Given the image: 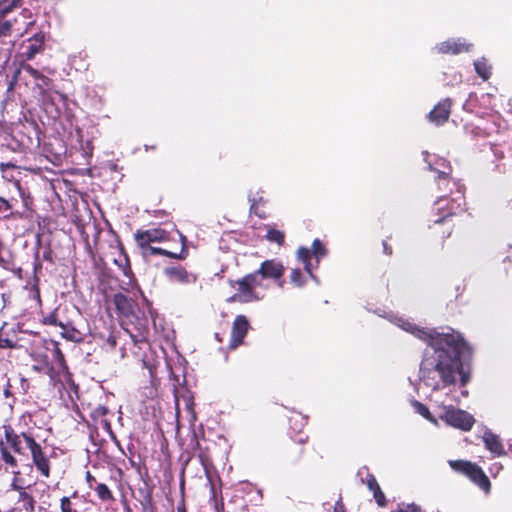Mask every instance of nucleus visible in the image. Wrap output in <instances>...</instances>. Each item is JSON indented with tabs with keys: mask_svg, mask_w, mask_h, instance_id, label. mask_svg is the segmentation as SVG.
I'll list each match as a JSON object with an SVG mask.
<instances>
[{
	"mask_svg": "<svg viewBox=\"0 0 512 512\" xmlns=\"http://www.w3.org/2000/svg\"><path fill=\"white\" fill-rule=\"evenodd\" d=\"M307 276L310 277L299 268H293L290 273V281L295 287L302 288L306 284Z\"/></svg>",
	"mask_w": 512,
	"mask_h": 512,
	"instance_id": "20",
	"label": "nucleus"
},
{
	"mask_svg": "<svg viewBox=\"0 0 512 512\" xmlns=\"http://www.w3.org/2000/svg\"><path fill=\"white\" fill-rule=\"evenodd\" d=\"M11 341L0 337V348L11 347Z\"/></svg>",
	"mask_w": 512,
	"mask_h": 512,
	"instance_id": "30",
	"label": "nucleus"
},
{
	"mask_svg": "<svg viewBox=\"0 0 512 512\" xmlns=\"http://www.w3.org/2000/svg\"><path fill=\"white\" fill-rule=\"evenodd\" d=\"M23 69L33 79L35 86L37 87L39 93L43 97V100L50 99L52 80L46 77L45 75L41 74L39 71H37L30 65L24 66Z\"/></svg>",
	"mask_w": 512,
	"mask_h": 512,
	"instance_id": "10",
	"label": "nucleus"
},
{
	"mask_svg": "<svg viewBox=\"0 0 512 512\" xmlns=\"http://www.w3.org/2000/svg\"><path fill=\"white\" fill-rule=\"evenodd\" d=\"M86 480H87V482L89 484V487L93 488V483L95 482V478L91 475L90 472L86 473Z\"/></svg>",
	"mask_w": 512,
	"mask_h": 512,
	"instance_id": "32",
	"label": "nucleus"
},
{
	"mask_svg": "<svg viewBox=\"0 0 512 512\" xmlns=\"http://www.w3.org/2000/svg\"><path fill=\"white\" fill-rule=\"evenodd\" d=\"M144 325H145L144 323H139L140 328H143Z\"/></svg>",
	"mask_w": 512,
	"mask_h": 512,
	"instance_id": "40",
	"label": "nucleus"
},
{
	"mask_svg": "<svg viewBox=\"0 0 512 512\" xmlns=\"http://www.w3.org/2000/svg\"><path fill=\"white\" fill-rule=\"evenodd\" d=\"M42 48V40L35 39L34 41L29 40L25 46L24 55L27 59L33 58Z\"/></svg>",
	"mask_w": 512,
	"mask_h": 512,
	"instance_id": "23",
	"label": "nucleus"
},
{
	"mask_svg": "<svg viewBox=\"0 0 512 512\" xmlns=\"http://www.w3.org/2000/svg\"><path fill=\"white\" fill-rule=\"evenodd\" d=\"M18 2L19 0H0V37L8 35L11 31H14L16 36H23L34 25L35 19L27 9H24L13 22L3 19Z\"/></svg>",
	"mask_w": 512,
	"mask_h": 512,
	"instance_id": "5",
	"label": "nucleus"
},
{
	"mask_svg": "<svg viewBox=\"0 0 512 512\" xmlns=\"http://www.w3.org/2000/svg\"><path fill=\"white\" fill-rule=\"evenodd\" d=\"M164 274L171 283L185 285L196 281V277L188 273L186 269L180 265L167 267L164 270Z\"/></svg>",
	"mask_w": 512,
	"mask_h": 512,
	"instance_id": "13",
	"label": "nucleus"
},
{
	"mask_svg": "<svg viewBox=\"0 0 512 512\" xmlns=\"http://www.w3.org/2000/svg\"><path fill=\"white\" fill-rule=\"evenodd\" d=\"M475 70L477 74L484 80H487L491 74V68L487 64L485 59H480L474 62Z\"/></svg>",
	"mask_w": 512,
	"mask_h": 512,
	"instance_id": "24",
	"label": "nucleus"
},
{
	"mask_svg": "<svg viewBox=\"0 0 512 512\" xmlns=\"http://www.w3.org/2000/svg\"><path fill=\"white\" fill-rule=\"evenodd\" d=\"M114 303L118 311L125 317H133L135 315V306L126 296L117 294L114 297Z\"/></svg>",
	"mask_w": 512,
	"mask_h": 512,
	"instance_id": "18",
	"label": "nucleus"
},
{
	"mask_svg": "<svg viewBox=\"0 0 512 512\" xmlns=\"http://www.w3.org/2000/svg\"><path fill=\"white\" fill-rule=\"evenodd\" d=\"M144 249L149 250L151 254H166V252L161 248H155V247H145Z\"/></svg>",
	"mask_w": 512,
	"mask_h": 512,
	"instance_id": "28",
	"label": "nucleus"
},
{
	"mask_svg": "<svg viewBox=\"0 0 512 512\" xmlns=\"http://www.w3.org/2000/svg\"><path fill=\"white\" fill-rule=\"evenodd\" d=\"M249 200L251 202V208H254L256 206V199L255 198H250Z\"/></svg>",
	"mask_w": 512,
	"mask_h": 512,
	"instance_id": "36",
	"label": "nucleus"
},
{
	"mask_svg": "<svg viewBox=\"0 0 512 512\" xmlns=\"http://www.w3.org/2000/svg\"><path fill=\"white\" fill-rule=\"evenodd\" d=\"M449 466L456 472L466 475L486 494L490 492L491 484L483 470L476 464L464 460H450Z\"/></svg>",
	"mask_w": 512,
	"mask_h": 512,
	"instance_id": "9",
	"label": "nucleus"
},
{
	"mask_svg": "<svg viewBox=\"0 0 512 512\" xmlns=\"http://www.w3.org/2000/svg\"><path fill=\"white\" fill-rule=\"evenodd\" d=\"M94 490L102 501H110L114 499L111 490L106 484L98 483Z\"/></svg>",
	"mask_w": 512,
	"mask_h": 512,
	"instance_id": "25",
	"label": "nucleus"
},
{
	"mask_svg": "<svg viewBox=\"0 0 512 512\" xmlns=\"http://www.w3.org/2000/svg\"><path fill=\"white\" fill-rule=\"evenodd\" d=\"M327 254L328 250L320 239H314L311 249L301 246L296 252L297 259L304 265V270L316 284H319V279L313 271L318 268L320 260Z\"/></svg>",
	"mask_w": 512,
	"mask_h": 512,
	"instance_id": "7",
	"label": "nucleus"
},
{
	"mask_svg": "<svg viewBox=\"0 0 512 512\" xmlns=\"http://www.w3.org/2000/svg\"><path fill=\"white\" fill-rule=\"evenodd\" d=\"M249 329V321L244 315H238L232 326L230 347L236 348L245 338Z\"/></svg>",
	"mask_w": 512,
	"mask_h": 512,
	"instance_id": "12",
	"label": "nucleus"
},
{
	"mask_svg": "<svg viewBox=\"0 0 512 512\" xmlns=\"http://www.w3.org/2000/svg\"><path fill=\"white\" fill-rule=\"evenodd\" d=\"M431 400L438 406V417L447 425L460 429L462 431H469L475 422L474 417L468 412L455 408L452 404H447L446 401L440 400L437 396H432Z\"/></svg>",
	"mask_w": 512,
	"mask_h": 512,
	"instance_id": "6",
	"label": "nucleus"
},
{
	"mask_svg": "<svg viewBox=\"0 0 512 512\" xmlns=\"http://www.w3.org/2000/svg\"><path fill=\"white\" fill-rule=\"evenodd\" d=\"M137 244L141 248L148 247L151 243L162 242L167 239V233L160 228L138 231L135 234Z\"/></svg>",
	"mask_w": 512,
	"mask_h": 512,
	"instance_id": "11",
	"label": "nucleus"
},
{
	"mask_svg": "<svg viewBox=\"0 0 512 512\" xmlns=\"http://www.w3.org/2000/svg\"><path fill=\"white\" fill-rule=\"evenodd\" d=\"M334 512H346V510H345L344 505L342 504V502L338 501V502L335 504Z\"/></svg>",
	"mask_w": 512,
	"mask_h": 512,
	"instance_id": "31",
	"label": "nucleus"
},
{
	"mask_svg": "<svg viewBox=\"0 0 512 512\" xmlns=\"http://www.w3.org/2000/svg\"><path fill=\"white\" fill-rule=\"evenodd\" d=\"M5 433V445L13 448V450L19 454L24 453V449H28L31 453L33 463L36 468L45 477L49 476L50 466L49 460L43 453L42 447L34 440V438L27 434L22 433L18 435L10 427H4Z\"/></svg>",
	"mask_w": 512,
	"mask_h": 512,
	"instance_id": "3",
	"label": "nucleus"
},
{
	"mask_svg": "<svg viewBox=\"0 0 512 512\" xmlns=\"http://www.w3.org/2000/svg\"><path fill=\"white\" fill-rule=\"evenodd\" d=\"M479 105L487 110L485 113L488 114L489 112L494 111V108L496 107V98L490 93L482 94L479 99Z\"/></svg>",
	"mask_w": 512,
	"mask_h": 512,
	"instance_id": "22",
	"label": "nucleus"
},
{
	"mask_svg": "<svg viewBox=\"0 0 512 512\" xmlns=\"http://www.w3.org/2000/svg\"><path fill=\"white\" fill-rule=\"evenodd\" d=\"M14 185H15V187L17 188V190H18L19 192H21V187H20L19 182H15V183H14Z\"/></svg>",
	"mask_w": 512,
	"mask_h": 512,
	"instance_id": "37",
	"label": "nucleus"
},
{
	"mask_svg": "<svg viewBox=\"0 0 512 512\" xmlns=\"http://www.w3.org/2000/svg\"><path fill=\"white\" fill-rule=\"evenodd\" d=\"M46 350L49 351L54 359V365H50L48 356L35 354V361L38 363L34 366L36 370L44 371L51 379L55 378V374H59L66 370L64 356L58 346V343L50 341L46 344Z\"/></svg>",
	"mask_w": 512,
	"mask_h": 512,
	"instance_id": "8",
	"label": "nucleus"
},
{
	"mask_svg": "<svg viewBox=\"0 0 512 512\" xmlns=\"http://www.w3.org/2000/svg\"><path fill=\"white\" fill-rule=\"evenodd\" d=\"M495 466H496L495 470H497V471H499L502 468L500 464H496Z\"/></svg>",
	"mask_w": 512,
	"mask_h": 512,
	"instance_id": "39",
	"label": "nucleus"
},
{
	"mask_svg": "<svg viewBox=\"0 0 512 512\" xmlns=\"http://www.w3.org/2000/svg\"><path fill=\"white\" fill-rule=\"evenodd\" d=\"M446 172L439 173L438 185H445L449 189L451 196H441L434 203V210L440 215L435 219V223L443 222L448 216L457 214L464 209V192L462 187L456 181L446 178Z\"/></svg>",
	"mask_w": 512,
	"mask_h": 512,
	"instance_id": "4",
	"label": "nucleus"
},
{
	"mask_svg": "<svg viewBox=\"0 0 512 512\" xmlns=\"http://www.w3.org/2000/svg\"><path fill=\"white\" fill-rule=\"evenodd\" d=\"M6 472L18 475L17 461L14 456L8 451V447L3 441L0 442V470L3 468Z\"/></svg>",
	"mask_w": 512,
	"mask_h": 512,
	"instance_id": "17",
	"label": "nucleus"
},
{
	"mask_svg": "<svg viewBox=\"0 0 512 512\" xmlns=\"http://www.w3.org/2000/svg\"><path fill=\"white\" fill-rule=\"evenodd\" d=\"M413 407L415 411L423 416L425 419H427L429 422L433 423L434 425L438 426V419L434 417L429 409L422 403L418 401L413 402Z\"/></svg>",
	"mask_w": 512,
	"mask_h": 512,
	"instance_id": "21",
	"label": "nucleus"
},
{
	"mask_svg": "<svg viewBox=\"0 0 512 512\" xmlns=\"http://www.w3.org/2000/svg\"><path fill=\"white\" fill-rule=\"evenodd\" d=\"M470 46L471 45L466 43L464 40L451 39L438 44L436 49L439 53L458 54L464 51H468Z\"/></svg>",
	"mask_w": 512,
	"mask_h": 512,
	"instance_id": "16",
	"label": "nucleus"
},
{
	"mask_svg": "<svg viewBox=\"0 0 512 512\" xmlns=\"http://www.w3.org/2000/svg\"><path fill=\"white\" fill-rule=\"evenodd\" d=\"M390 321L427 345L420 366V379L426 387L434 392L443 390L448 397L458 378L461 386L468 383L469 370L460 358L469 352V347L460 333L452 329L439 332L398 315H391Z\"/></svg>",
	"mask_w": 512,
	"mask_h": 512,
	"instance_id": "1",
	"label": "nucleus"
},
{
	"mask_svg": "<svg viewBox=\"0 0 512 512\" xmlns=\"http://www.w3.org/2000/svg\"><path fill=\"white\" fill-rule=\"evenodd\" d=\"M131 338H133L134 342L138 341L137 339H135L134 335H131Z\"/></svg>",
	"mask_w": 512,
	"mask_h": 512,
	"instance_id": "41",
	"label": "nucleus"
},
{
	"mask_svg": "<svg viewBox=\"0 0 512 512\" xmlns=\"http://www.w3.org/2000/svg\"><path fill=\"white\" fill-rule=\"evenodd\" d=\"M472 96H470L469 100L464 104V109L466 110H471V106H472Z\"/></svg>",
	"mask_w": 512,
	"mask_h": 512,
	"instance_id": "34",
	"label": "nucleus"
},
{
	"mask_svg": "<svg viewBox=\"0 0 512 512\" xmlns=\"http://www.w3.org/2000/svg\"><path fill=\"white\" fill-rule=\"evenodd\" d=\"M266 238L270 242H276L277 244L281 245L284 242V233L273 227H268Z\"/></svg>",
	"mask_w": 512,
	"mask_h": 512,
	"instance_id": "26",
	"label": "nucleus"
},
{
	"mask_svg": "<svg viewBox=\"0 0 512 512\" xmlns=\"http://www.w3.org/2000/svg\"><path fill=\"white\" fill-rule=\"evenodd\" d=\"M451 109V101L450 99H445L439 102L434 109L429 113L428 119L430 122L441 125L446 122L450 115Z\"/></svg>",
	"mask_w": 512,
	"mask_h": 512,
	"instance_id": "14",
	"label": "nucleus"
},
{
	"mask_svg": "<svg viewBox=\"0 0 512 512\" xmlns=\"http://www.w3.org/2000/svg\"><path fill=\"white\" fill-rule=\"evenodd\" d=\"M60 509L61 512H73L72 503L69 497H62L60 500Z\"/></svg>",
	"mask_w": 512,
	"mask_h": 512,
	"instance_id": "27",
	"label": "nucleus"
},
{
	"mask_svg": "<svg viewBox=\"0 0 512 512\" xmlns=\"http://www.w3.org/2000/svg\"><path fill=\"white\" fill-rule=\"evenodd\" d=\"M284 273V266L278 260L264 261L260 268L254 273L248 274L241 280L232 283V287L236 289V293L231 296L229 302L248 303L263 298L257 289L266 288L263 285V279H279Z\"/></svg>",
	"mask_w": 512,
	"mask_h": 512,
	"instance_id": "2",
	"label": "nucleus"
},
{
	"mask_svg": "<svg viewBox=\"0 0 512 512\" xmlns=\"http://www.w3.org/2000/svg\"><path fill=\"white\" fill-rule=\"evenodd\" d=\"M8 168H14V165L10 164V163H1L0 164V169L1 171L5 174L6 173V169Z\"/></svg>",
	"mask_w": 512,
	"mask_h": 512,
	"instance_id": "33",
	"label": "nucleus"
},
{
	"mask_svg": "<svg viewBox=\"0 0 512 512\" xmlns=\"http://www.w3.org/2000/svg\"><path fill=\"white\" fill-rule=\"evenodd\" d=\"M367 486H368L369 490L373 492L374 498H375L376 502L378 503V505L384 506L385 505V496H384L383 492L381 491L376 479L372 475H370L367 478Z\"/></svg>",
	"mask_w": 512,
	"mask_h": 512,
	"instance_id": "19",
	"label": "nucleus"
},
{
	"mask_svg": "<svg viewBox=\"0 0 512 512\" xmlns=\"http://www.w3.org/2000/svg\"><path fill=\"white\" fill-rule=\"evenodd\" d=\"M122 270H123V273H124L126 276H129L130 268H128V267H126V266H123Z\"/></svg>",
	"mask_w": 512,
	"mask_h": 512,
	"instance_id": "35",
	"label": "nucleus"
},
{
	"mask_svg": "<svg viewBox=\"0 0 512 512\" xmlns=\"http://www.w3.org/2000/svg\"><path fill=\"white\" fill-rule=\"evenodd\" d=\"M177 512H186L184 507H178Z\"/></svg>",
	"mask_w": 512,
	"mask_h": 512,
	"instance_id": "38",
	"label": "nucleus"
},
{
	"mask_svg": "<svg viewBox=\"0 0 512 512\" xmlns=\"http://www.w3.org/2000/svg\"><path fill=\"white\" fill-rule=\"evenodd\" d=\"M0 210H9L11 208V205L9 204V202L4 199V198H0Z\"/></svg>",
	"mask_w": 512,
	"mask_h": 512,
	"instance_id": "29",
	"label": "nucleus"
},
{
	"mask_svg": "<svg viewBox=\"0 0 512 512\" xmlns=\"http://www.w3.org/2000/svg\"><path fill=\"white\" fill-rule=\"evenodd\" d=\"M482 440L485 444V447L495 456L505 455L506 452L502 441L500 440L499 436L494 434L491 430L485 429L482 435Z\"/></svg>",
	"mask_w": 512,
	"mask_h": 512,
	"instance_id": "15",
	"label": "nucleus"
}]
</instances>
